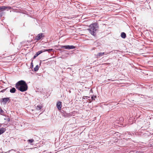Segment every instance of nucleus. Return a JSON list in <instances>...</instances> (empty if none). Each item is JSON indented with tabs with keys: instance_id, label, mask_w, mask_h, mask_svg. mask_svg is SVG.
<instances>
[{
	"instance_id": "obj_18",
	"label": "nucleus",
	"mask_w": 153,
	"mask_h": 153,
	"mask_svg": "<svg viewBox=\"0 0 153 153\" xmlns=\"http://www.w3.org/2000/svg\"><path fill=\"white\" fill-rule=\"evenodd\" d=\"M96 97L95 96H93L91 97V98L92 100H94Z\"/></svg>"
},
{
	"instance_id": "obj_12",
	"label": "nucleus",
	"mask_w": 153,
	"mask_h": 153,
	"mask_svg": "<svg viewBox=\"0 0 153 153\" xmlns=\"http://www.w3.org/2000/svg\"><path fill=\"white\" fill-rule=\"evenodd\" d=\"M6 9V6H2L0 7V10L4 11Z\"/></svg>"
},
{
	"instance_id": "obj_22",
	"label": "nucleus",
	"mask_w": 153,
	"mask_h": 153,
	"mask_svg": "<svg viewBox=\"0 0 153 153\" xmlns=\"http://www.w3.org/2000/svg\"><path fill=\"white\" fill-rule=\"evenodd\" d=\"M42 51V52H43L48 51V49L44 50H43V51Z\"/></svg>"
},
{
	"instance_id": "obj_17",
	"label": "nucleus",
	"mask_w": 153,
	"mask_h": 153,
	"mask_svg": "<svg viewBox=\"0 0 153 153\" xmlns=\"http://www.w3.org/2000/svg\"><path fill=\"white\" fill-rule=\"evenodd\" d=\"M6 9L7 8V9H11V7H10V6H6Z\"/></svg>"
},
{
	"instance_id": "obj_15",
	"label": "nucleus",
	"mask_w": 153,
	"mask_h": 153,
	"mask_svg": "<svg viewBox=\"0 0 153 153\" xmlns=\"http://www.w3.org/2000/svg\"><path fill=\"white\" fill-rule=\"evenodd\" d=\"M39 67L38 65H37L36 66L35 68H34V70L35 71H38L39 69Z\"/></svg>"
},
{
	"instance_id": "obj_24",
	"label": "nucleus",
	"mask_w": 153,
	"mask_h": 153,
	"mask_svg": "<svg viewBox=\"0 0 153 153\" xmlns=\"http://www.w3.org/2000/svg\"><path fill=\"white\" fill-rule=\"evenodd\" d=\"M85 97H88L86 96ZM88 98H89V97H88Z\"/></svg>"
},
{
	"instance_id": "obj_2",
	"label": "nucleus",
	"mask_w": 153,
	"mask_h": 153,
	"mask_svg": "<svg viewBox=\"0 0 153 153\" xmlns=\"http://www.w3.org/2000/svg\"><path fill=\"white\" fill-rule=\"evenodd\" d=\"M89 27L87 30L89 31L90 33L93 36L96 35L95 32L99 28L98 24L96 23H93L89 26Z\"/></svg>"
},
{
	"instance_id": "obj_3",
	"label": "nucleus",
	"mask_w": 153,
	"mask_h": 153,
	"mask_svg": "<svg viewBox=\"0 0 153 153\" xmlns=\"http://www.w3.org/2000/svg\"><path fill=\"white\" fill-rule=\"evenodd\" d=\"M110 53V52H100L96 55L97 58H99L103 55H106Z\"/></svg>"
},
{
	"instance_id": "obj_16",
	"label": "nucleus",
	"mask_w": 153,
	"mask_h": 153,
	"mask_svg": "<svg viewBox=\"0 0 153 153\" xmlns=\"http://www.w3.org/2000/svg\"><path fill=\"white\" fill-rule=\"evenodd\" d=\"M42 106H40V105H38L36 108V109L37 110H40V109H41L42 108Z\"/></svg>"
},
{
	"instance_id": "obj_19",
	"label": "nucleus",
	"mask_w": 153,
	"mask_h": 153,
	"mask_svg": "<svg viewBox=\"0 0 153 153\" xmlns=\"http://www.w3.org/2000/svg\"><path fill=\"white\" fill-rule=\"evenodd\" d=\"M53 50V49H48V52H51Z\"/></svg>"
},
{
	"instance_id": "obj_13",
	"label": "nucleus",
	"mask_w": 153,
	"mask_h": 153,
	"mask_svg": "<svg viewBox=\"0 0 153 153\" xmlns=\"http://www.w3.org/2000/svg\"><path fill=\"white\" fill-rule=\"evenodd\" d=\"M16 91V89L14 88H13L10 90V92L11 93H14Z\"/></svg>"
},
{
	"instance_id": "obj_6",
	"label": "nucleus",
	"mask_w": 153,
	"mask_h": 153,
	"mask_svg": "<svg viewBox=\"0 0 153 153\" xmlns=\"http://www.w3.org/2000/svg\"><path fill=\"white\" fill-rule=\"evenodd\" d=\"M62 102H58L56 103V107L59 110H60L62 108Z\"/></svg>"
},
{
	"instance_id": "obj_10",
	"label": "nucleus",
	"mask_w": 153,
	"mask_h": 153,
	"mask_svg": "<svg viewBox=\"0 0 153 153\" xmlns=\"http://www.w3.org/2000/svg\"><path fill=\"white\" fill-rule=\"evenodd\" d=\"M6 131V129L4 128H0V135L4 133Z\"/></svg>"
},
{
	"instance_id": "obj_9",
	"label": "nucleus",
	"mask_w": 153,
	"mask_h": 153,
	"mask_svg": "<svg viewBox=\"0 0 153 153\" xmlns=\"http://www.w3.org/2000/svg\"><path fill=\"white\" fill-rule=\"evenodd\" d=\"M42 52V51H38L34 56L33 58L35 59L36 57L38 55L41 54Z\"/></svg>"
},
{
	"instance_id": "obj_14",
	"label": "nucleus",
	"mask_w": 153,
	"mask_h": 153,
	"mask_svg": "<svg viewBox=\"0 0 153 153\" xmlns=\"http://www.w3.org/2000/svg\"><path fill=\"white\" fill-rule=\"evenodd\" d=\"M27 142H28V143H30L32 145V143L34 142V140L32 139L28 140H27Z\"/></svg>"
},
{
	"instance_id": "obj_11",
	"label": "nucleus",
	"mask_w": 153,
	"mask_h": 153,
	"mask_svg": "<svg viewBox=\"0 0 153 153\" xmlns=\"http://www.w3.org/2000/svg\"><path fill=\"white\" fill-rule=\"evenodd\" d=\"M121 37L123 38H125L126 37V35L125 33L122 32L121 33Z\"/></svg>"
},
{
	"instance_id": "obj_7",
	"label": "nucleus",
	"mask_w": 153,
	"mask_h": 153,
	"mask_svg": "<svg viewBox=\"0 0 153 153\" xmlns=\"http://www.w3.org/2000/svg\"><path fill=\"white\" fill-rule=\"evenodd\" d=\"M73 115L72 112L69 113H64V116L65 117H68L71 116Z\"/></svg>"
},
{
	"instance_id": "obj_8",
	"label": "nucleus",
	"mask_w": 153,
	"mask_h": 153,
	"mask_svg": "<svg viewBox=\"0 0 153 153\" xmlns=\"http://www.w3.org/2000/svg\"><path fill=\"white\" fill-rule=\"evenodd\" d=\"M2 100L3 102L5 103H6L10 99L8 97L4 98H2Z\"/></svg>"
},
{
	"instance_id": "obj_21",
	"label": "nucleus",
	"mask_w": 153,
	"mask_h": 153,
	"mask_svg": "<svg viewBox=\"0 0 153 153\" xmlns=\"http://www.w3.org/2000/svg\"><path fill=\"white\" fill-rule=\"evenodd\" d=\"M5 90H6V89H4V90H2L1 91V92H4L5 91Z\"/></svg>"
},
{
	"instance_id": "obj_1",
	"label": "nucleus",
	"mask_w": 153,
	"mask_h": 153,
	"mask_svg": "<svg viewBox=\"0 0 153 153\" xmlns=\"http://www.w3.org/2000/svg\"><path fill=\"white\" fill-rule=\"evenodd\" d=\"M15 87L18 90L22 92L26 91L28 88L27 84L24 81L22 80L18 81L16 84Z\"/></svg>"
},
{
	"instance_id": "obj_20",
	"label": "nucleus",
	"mask_w": 153,
	"mask_h": 153,
	"mask_svg": "<svg viewBox=\"0 0 153 153\" xmlns=\"http://www.w3.org/2000/svg\"><path fill=\"white\" fill-rule=\"evenodd\" d=\"M6 121L7 122L10 121V118H7Z\"/></svg>"
},
{
	"instance_id": "obj_4",
	"label": "nucleus",
	"mask_w": 153,
	"mask_h": 153,
	"mask_svg": "<svg viewBox=\"0 0 153 153\" xmlns=\"http://www.w3.org/2000/svg\"><path fill=\"white\" fill-rule=\"evenodd\" d=\"M61 48H65V49H74L75 48V46L73 45H65V46H61Z\"/></svg>"
},
{
	"instance_id": "obj_23",
	"label": "nucleus",
	"mask_w": 153,
	"mask_h": 153,
	"mask_svg": "<svg viewBox=\"0 0 153 153\" xmlns=\"http://www.w3.org/2000/svg\"><path fill=\"white\" fill-rule=\"evenodd\" d=\"M6 119H7V118H4V120H6Z\"/></svg>"
},
{
	"instance_id": "obj_5",
	"label": "nucleus",
	"mask_w": 153,
	"mask_h": 153,
	"mask_svg": "<svg viewBox=\"0 0 153 153\" xmlns=\"http://www.w3.org/2000/svg\"><path fill=\"white\" fill-rule=\"evenodd\" d=\"M44 36L43 33H40L38 35L35 37V39L37 40H39L40 39L42 38Z\"/></svg>"
}]
</instances>
